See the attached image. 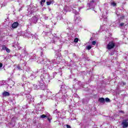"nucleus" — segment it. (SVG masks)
<instances>
[{
  "mask_svg": "<svg viewBox=\"0 0 128 128\" xmlns=\"http://www.w3.org/2000/svg\"><path fill=\"white\" fill-rule=\"evenodd\" d=\"M90 40H92V38H90Z\"/></svg>",
  "mask_w": 128,
  "mask_h": 128,
  "instance_id": "41",
  "label": "nucleus"
},
{
  "mask_svg": "<svg viewBox=\"0 0 128 128\" xmlns=\"http://www.w3.org/2000/svg\"><path fill=\"white\" fill-rule=\"evenodd\" d=\"M46 92H48V96L50 97V94H52V92H50V90H47Z\"/></svg>",
  "mask_w": 128,
  "mask_h": 128,
  "instance_id": "20",
  "label": "nucleus"
},
{
  "mask_svg": "<svg viewBox=\"0 0 128 128\" xmlns=\"http://www.w3.org/2000/svg\"><path fill=\"white\" fill-rule=\"evenodd\" d=\"M66 127L67 128H70V125H67Z\"/></svg>",
  "mask_w": 128,
  "mask_h": 128,
  "instance_id": "36",
  "label": "nucleus"
},
{
  "mask_svg": "<svg viewBox=\"0 0 128 128\" xmlns=\"http://www.w3.org/2000/svg\"><path fill=\"white\" fill-rule=\"evenodd\" d=\"M34 90H38L40 88V85L38 86L37 85L34 84Z\"/></svg>",
  "mask_w": 128,
  "mask_h": 128,
  "instance_id": "18",
  "label": "nucleus"
},
{
  "mask_svg": "<svg viewBox=\"0 0 128 128\" xmlns=\"http://www.w3.org/2000/svg\"><path fill=\"white\" fill-rule=\"evenodd\" d=\"M2 66V64L0 63V68Z\"/></svg>",
  "mask_w": 128,
  "mask_h": 128,
  "instance_id": "35",
  "label": "nucleus"
},
{
  "mask_svg": "<svg viewBox=\"0 0 128 128\" xmlns=\"http://www.w3.org/2000/svg\"><path fill=\"white\" fill-rule=\"evenodd\" d=\"M98 102H100L101 104L104 103V98H100L98 100Z\"/></svg>",
  "mask_w": 128,
  "mask_h": 128,
  "instance_id": "16",
  "label": "nucleus"
},
{
  "mask_svg": "<svg viewBox=\"0 0 128 128\" xmlns=\"http://www.w3.org/2000/svg\"><path fill=\"white\" fill-rule=\"evenodd\" d=\"M90 48H92V46H88L86 48V49L88 50H90Z\"/></svg>",
  "mask_w": 128,
  "mask_h": 128,
  "instance_id": "23",
  "label": "nucleus"
},
{
  "mask_svg": "<svg viewBox=\"0 0 128 128\" xmlns=\"http://www.w3.org/2000/svg\"><path fill=\"white\" fill-rule=\"evenodd\" d=\"M40 98H44V95H40Z\"/></svg>",
  "mask_w": 128,
  "mask_h": 128,
  "instance_id": "32",
  "label": "nucleus"
},
{
  "mask_svg": "<svg viewBox=\"0 0 128 128\" xmlns=\"http://www.w3.org/2000/svg\"><path fill=\"white\" fill-rule=\"evenodd\" d=\"M46 2V0H42L40 2V4H44Z\"/></svg>",
  "mask_w": 128,
  "mask_h": 128,
  "instance_id": "25",
  "label": "nucleus"
},
{
  "mask_svg": "<svg viewBox=\"0 0 128 128\" xmlns=\"http://www.w3.org/2000/svg\"><path fill=\"white\" fill-rule=\"evenodd\" d=\"M78 42V38H76L74 40V42Z\"/></svg>",
  "mask_w": 128,
  "mask_h": 128,
  "instance_id": "26",
  "label": "nucleus"
},
{
  "mask_svg": "<svg viewBox=\"0 0 128 128\" xmlns=\"http://www.w3.org/2000/svg\"><path fill=\"white\" fill-rule=\"evenodd\" d=\"M73 6H74V8H75L78 7V6H76V4L74 5Z\"/></svg>",
  "mask_w": 128,
  "mask_h": 128,
  "instance_id": "34",
  "label": "nucleus"
},
{
  "mask_svg": "<svg viewBox=\"0 0 128 128\" xmlns=\"http://www.w3.org/2000/svg\"><path fill=\"white\" fill-rule=\"evenodd\" d=\"M55 58L56 59L52 60L51 61L48 59H46L45 62H46L47 67L46 68L44 67L43 69L40 70V72L42 73L40 76L41 80H48V78H50V75L46 72V69L49 68V70H52V68H54V64H58L60 62V56H55Z\"/></svg>",
  "mask_w": 128,
  "mask_h": 128,
  "instance_id": "1",
  "label": "nucleus"
},
{
  "mask_svg": "<svg viewBox=\"0 0 128 128\" xmlns=\"http://www.w3.org/2000/svg\"><path fill=\"white\" fill-rule=\"evenodd\" d=\"M116 46V43L114 41L110 42L107 45L108 50H112V48H114Z\"/></svg>",
  "mask_w": 128,
  "mask_h": 128,
  "instance_id": "5",
  "label": "nucleus"
},
{
  "mask_svg": "<svg viewBox=\"0 0 128 128\" xmlns=\"http://www.w3.org/2000/svg\"><path fill=\"white\" fill-rule=\"evenodd\" d=\"M16 70H22V68H20V66H16Z\"/></svg>",
  "mask_w": 128,
  "mask_h": 128,
  "instance_id": "22",
  "label": "nucleus"
},
{
  "mask_svg": "<svg viewBox=\"0 0 128 128\" xmlns=\"http://www.w3.org/2000/svg\"><path fill=\"white\" fill-rule=\"evenodd\" d=\"M24 38H34V35L31 32H26L24 35Z\"/></svg>",
  "mask_w": 128,
  "mask_h": 128,
  "instance_id": "7",
  "label": "nucleus"
},
{
  "mask_svg": "<svg viewBox=\"0 0 128 128\" xmlns=\"http://www.w3.org/2000/svg\"><path fill=\"white\" fill-rule=\"evenodd\" d=\"M57 96H58V94H56Z\"/></svg>",
  "mask_w": 128,
  "mask_h": 128,
  "instance_id": "44",
  "label": "nucleus"
},
{
  "mask_svg": "<svg viewBox=\"0 0 128 128\" xmlns=\"http://www.w3.org/2000/svg\"><path fill=\"white\" fill-rule=\"evenodd\" d=\"M74 18L75 19L74 20V22L75 24H78V22H80L82 20V18H80V17L79 14L76 16Z\"/></svg>",
  "mask_w": 128,
  "mask_h": 128,
  "instance_id": "8",
  "label": "nucleus"
},
{
  "mask_svg": "<svg viewBox=\"0 0 128 128\" xmlns=\"http://www.w3.org/2000/svg\"><path fill=\"white\" fill-rule=\"evenodd\" d=\"M47 120H48L49 122H50V120H52V118H50V116L47 117Z\"/></svg>",
  "mask_w": 128,
  "mask_h": 128,
  "instance_id": "24",
  "label": "nucleus"
},
{
  "mask_svg": "<svg viewBox=\"0 0 128 128\" xmlns=\"http://www.w3.org/2000/svg\"><path fill=\"white\" fill-rule=\"evenodd\" d=\"M18 26V22H15L12 24V28H16Z\"/></svg>",
  "mask_w": 128,
  "mask_h": 128,
  "instance_id": "12",
  "label": "nucleus"
},
{
  "mask_svg": "<svg viewBox=\"0 0 128 128\" xmlns=\"http://www.w3.org/2000/svg\"><path fill=\"white\" fill-rule=\"evenodd\" d=\"M96 42L94 40L92 42V44L93 46H96Z\"/></svg>",
  "mask_w": 128,
  "mask_h": 128,
  "instance_id": "27",
  "label": "nucleus"
},
{
  "mask_svg": "<svg viewBox=\"0 0 128 128\" xmlns=\"http://www.w3.org/2000/svg\"><path fill=\"white\" fill-rule=\"evenodd\" d=\"M46 4L48 6H50L52 4H54V1L47 2Z\"/></svg>",
  "mask_w": 128,
  "mask_h": 128,
  "instance_id": "17",
  "label": "nucleus"
},
{
  "mask_svg": "<svg viewBox=\"0 0 128 128\" xmlns=\"http://www.w3.org/2000/svg\"><path fill=\"white\" fill-rule=\"evenodd\" d=\"M36 72H33L31 74L30 76L29 77L30 78L31 80H34V78H36Z\"/></svg>",
  "mask_w": 128,
  "mask_h": 128,
  "instance_id": "11",
  "label": "nucleus"
},
{
  "mask_svg": "<svg viewBox=\"0 0 128 128\" xmlns=\"http://www.w3.org/2000/svg\"><path fill=\"white\" fill-rule=\"evenodd\" d=\"M3 96H10V92H4L2 94Z\"/></svg>",
  "mask_w": 128,
  "mask_h": 128,
  "instance_id": "15",
  "label": "nucleus"
},
{
  "mask_svg": "<svg viewBox=\"0 0 128 128\" xmlns=\"http://www.w3.org/2000/svg\"><path fill=\"white\" fill-rule=\"evenodd\" d=\"M6 81H4V80H2V83H1V84H2V85H4V84H6Z\"/></svg>",
  "mask_w": 128,
  "mask_h": 128,
  "instance_id": "28",
  "label": "nucleus"
},
{
  "mask_svg": "<svg viewBox=\"0 0 128 128\" xmlns=\"http://www.w3.org/2000/svg\"><path fill=\"white\" fill-rule=\"evenodd\" d=\"M6 52H10V50L8 48H6Z\"/></svg>",
  "mask_w": 128,
  "mask_h": 128,
  "instance_id": "29",
  "label": "nucleus"
},
{
  "mask_svg": "<svg viewBox=\"0 0 128 128\" xmlns=\"http://www.w3.org/2000/svg\"><path fill=\"white\" fill-rule=\"evenodd\" d=\"M40 56H42V58L44 57V53H42V52L40 54Z\"/></svg>",
  "mask_w": 128,
  "mask_h": 128,
  "instance_id": "33",
  "label": "nucleus"
},
{
  "mask_svg": "<svg viewBox=\"0 0 128 128\" xmlns=\"http://www.w3.org/2000/svg\"><path fill=\"white\" fill-rule=\"evenodd\" d=\"M96 4V0H92L90 3L88 4L87 8H89V10H94Z\"/></svg>",
  "mask_w": 128,
  "mask_h": 128,
  "instance_id": "3",
  "label": "nucleus"
},
{
  "mask_svg": "<svg viewBox=\"0 0 128 128\" xmlns=\"http://www.w3.org/2000/svg\"><path fill=\"white\" fill-rule=\"evenodd\" d=\"M7 48H6V46H2V50H6Z\"/></svg>",
  "mask_w": 128,
  "mask_h": 128,
  "instance_id": "21",
  "label": "nucleus"
},
{
  "mask_svg": "<svg viewBox=\"0 0 128 128\" xmlns=\"http://www.w3.org/2000/svg\"><path fill=\"white\" fill-rule=\"evenodd\" d=\"M100 20H102V18H103V20H104V22H106V20L108 18V16H106V15H102V16L100 17Z\"/></svg>",
  "mask_w": 128,
  "mask_h": 128,
  "instance_id": "13",
  "label": "nucleus"
},
{
  "mask_svg": "<svg viewBox=\"0 0 128 128\" xmlns=\"http://www.w3.org/2000/svg\"><path fill=\"white\" fill-rule=\"evenodd\" d=\"M114 52H112L110 54V56H114Z\"/></svg>",
  "mask_w": 128,
  "mask_h": 128,
  "instance_id": "37",
  "label": "nucleus"
},
{
  "mask_svg": "<svg viewBox=\"0 0 128 128\" xmlns=\"http://www.w3.org/2000/svg\"><path fill=\"white\" fill-rule=\"evenodd\" d=\"M36 38V40H38V38Z\"/></svg>",
  "mask_w": 128,
  "mask_h": 128,
  "instance_id": "42",
  "label": "nucleus"
},
{
  "mask_svg": "<svg viewBox=\"0 0 128 128\" xmlns=\"http://www.w3.org/2000/svg\"><path fill=\"white\" fill-rule=\"evenodd\" d=\"M72 56H73L74 57V56H76V54H73Z\"/></svg>",
  "mask_w": 128,
  "mask_h": 128,
  "instance_id": "39",
  "label": "nucleus"
},
{
  "mask_svg": "<svg viewBox=\"0 0 128 128\" xmlns=\"http://www.w3.org/2000/svg\"><path fill=\"white\" fill-rule=\"evenodd\" d=\"M123 84H124H124H126V83H124V82H123Z\"/></svg>",
  "mask_w": 128,
  "mask_h": 128,
  "instance_id": "43",
  "label": "nucleus"
},
{
  "mask_svg": "<svg viewBox=\"0 0 128 128\" xmlns=\"http://www.w3.org/2000/svg\"><path fill=\"white\" fill-rule=\"evenodd\" d=\"M124 23H121V24H120V26H124Z\"/></svg>",
  "mask_w": 128,
  "mask_h": 128,
  "instance_id": "31",
  "label": "nucleus"
},
{
  "mask_svg": "<svg viewBox=\"0 0 128 128\" xmlns=\"http://www.w3.org/2000/svg\"><path fill=\"white\" fill-rule=\"evenodd\" d=\"M80 8H79V10H80Z\"/></svg>",
  "mask_w": 128,
  "mask_h": 128,
  "instance_id": "45",
  "label": "nucleus"
},
{
  "mask_svg": "<svg viewBox=\"0 0 128 128\" xmlns=\"http://www.w3.org/2000/svg\"><path fill=\"white\" fill-rule=\"evenodd\" d=\"M31 20L32 22H34V24H36L38 22V18L36 16H34L32 18Z\"/></svg>",
  "mask_w": 128,
  "mask_h": 128,
  "instance_id": "10",
  "label": "nucleus"
},
{
  "mask_svg": "<svg viewBox=\"0 0 128 128\" xmlns=\"http://www.w3.org/2000/svg\"><path fill=\"white\" fill-rule=\"evenodd\" d=\"M110 6H116V3L114 2H112L110 3Z\"/></svg>",
  "mask_w": 128,
  "mask_h": 128,
  "instance_id": "19",
  "label": "nucleus"
},
{
  "mask_svg": "<svg viewBox=\"0 0 128 128\" xmlns=\"http://www.w3.org/2000/svg\"><path fill=\"white\" fill-rule=\"evenodd\" d=\"M68 8H69V7H68V6H66L64 8V10H66L67 12H72V10L74 14H75L76 16L78 15V12L76 10L72 8V7H70V9H68Z\"/></svg>",
  "mask_w": 128,
  "mask_h": 128,
  "instance_id": "4",
  "label": "nucleus"
},
{
  "mask_svg": "<svg viewBox=\"0 0 128 128\" xmlns=\"http://www.w3.org/2000/svg\"><path fill=\"white\" fill-rule=\"evenodd\" d=\"M50 114H42L40 116V118H48V116H50Z\"/></svg>",
  "mask_w": 128,
  "mask_h": 128,
  "instance_id": "14",
  "label": "nucleus"
},
{
  "mask_svg": "<svg viewBox=\"0 0 128 128\" xmlns=\"http://www.w3.org/2000/svg\"><path fill=\"white\" fill-rule=\"evenodd\" d=\"M20 48H20V46L18 47V50H20Z\"/></svg>",
  "mask_w": 128,
  "mask_h": 128,
  "instance_id": "40",
  "label": "nucleus"
},
{
  "mask_svg": "<svg viewBox=\"0 0 128 128\" xmlns=\"http://www.w3.org/2000/svg\"><path fill=\"white\" fill-rule=\"evenodd\" d=\"M41 62H44V58H42V60H41Z\"/></svg>",
  "mask_w": 128,
  "mask_h": 128,
  "instance_id": "38",
  "label": "nucleus"
},
{
  "mask_svg": "<svg viewBox=\"0 0 128 128\" xmlns=\"http://www.w3.org/2000/svg\"><path fill=\"white\" fill-rule=\"evenodd\" d=\"M122 127L124 128H128V120H124L122 122Z\"/></svg>",
  "mask_w": 128,
  "mask_h": 128,
  "instance_id": "9",
  "label": "nucleus"
},
{
  "mask_svg": "<svg viewBox=\"0 0 128 128\" xmlns=\"http://www.w3.org/2000/svg\"><path fill=\"white\" fill-rule=\"evenodd\" d=\"M105 100H106V102H110V98H106L105 99Z\"/></svg>",
  "mask_w": 128,
  "mask_h": 128,
  "instance_id": "30",
  "label": "nucleus"
},
{
  "mask_svg": "<svg viewBox=\"0 0 128 128\" xmlns=\"http://www.w3.org/2000/svg\"><path fill=\"white\" fill-rule=\"evenodd\" d=\"M40 84H39V88H40V90H46V85H44V80H41L39 82Z\"/></svg>",
  "mask_w": 128,
  "mask_h": 128,
  "instance_id": "6",
  "label": "nucleus"
},
{
  "mask_svg": "<svg viewBox=\"0 0 128 128\" xmlns=\"http://www.w3.org/2000/svg\"><path fill=\"white\" fill-rule=\"evenodd\" d=\"M66 94V86H61V88L58 92V94H60V96H59V98H62V102L68 98V95Z\"/></svg>",
  "mask_w": 128,
  "mask_h": 128,
  "instance_id": "2",
  "label": "nucleus"
}]
</instances>
